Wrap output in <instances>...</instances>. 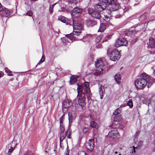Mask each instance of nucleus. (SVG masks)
<instances>
[{"mask_svg":"<svg viewBox=\"0 0 155 155\" xmlns=\"http://www.w3.org/2000/svg\"><path fill=\"white\" fill-rule=\"evenodd\" d=\"M90 125L91 127L93 128H97V127L96 123L94 121H92L91 122Z\"/></svg>","mask_w":155,"mask_h":155,"instance_id":"nucleus-26","label":"nucleus"},{"mask_svg":"<svg viewBox=\"0 0 155 155\" xmlns=\"http://www.w3.org/2000/svg\"><path fill=\"white\" fill-rule=\"evenodd\" d=\"M99 91L100 96V98L101 99H102V97L103 96L104 93L103 92V89L102 88L101 85V86L99 88Z\"/></svg>","mask_w":155,"mask_h":155,"instance_id":"nucleus-22","label":"nucleus"},{"mask_svg":"<svg viewBox=\"0 0 155 155\" xmlns=\"http://www.w3.org/2000/svg\"><path fill=\"white\" fill-rule=\"evenodd\" d=\"M153 151H155V147H154V148L153 149Z\"/></svg>","mask_w":155,"mask_h":155,"instance_id":"nucleus-53","label":"nucleus"},{"mask_svg":"<svg viewBox=\"0 0 155 155\" xmlns=\"http://www.w3.org/2000/svg\"><path fill=\"white\" fill-rule=\"evenodd\" d=\"M61 20V21H62V22H64L63 21H62V20Z\"/></svg>","mask_w":155,"mask_h":155,"instance_id":"nucleus-56","label":"nucleus"},{"mask_svg":"<svg viewBox=\"0 0 155 155\" xmlns=\"http://www.w3.org/2000/svg\"><path fill=\"white\" fill-rule=\"evenodd\" d=\"M127 105L130 107V108H132L133 106V103L131 100H129L127 103Z\"/></svg>","mask_w":155,"mask_h":155,"instance_id":"nucleus-31","label":"nucleus"},{"mask_svg":"<svg viewBox=\"0 0 155 155\" xmlns=\"http://www.w3.org/2000/svg\"><path fill=\"white\" fill-rule=\"evenodd\" d=\"M120 57V53L116 49L113 51L109 55L110 59L113 61L118 60Z\"/></svg>","mask_w":155,"mask_h":155,"instance_id":"nucleus-5","label":"nucleus"},{"mask_svg":"<svg viewBox=\"0 0 155 155\" xmlns=\"http://www.w3.org/2000/svg\"><path fill=\"white\" fill-rule=\"evenodd\" d=\"M73 32L69 34L65 35L72 42L76 41L81 40V38H79L75 36H78L81 33L82 25L81 23L78 21H76L73 19Z\"/></svg>","mask_w":155,"mask_h":155,"instance_id":"nucleus-1","label":"nucleus"},{"mask_svg":"<svg viewBox=\"0 0 155 155\" xmlns=\"http://www.w3.org/2000/svg\"><path fill=\"white\" fill-rule=\"evenodd\" d=\"M45 60V58L42 57L41 58V59L40 61H39V62L38 63V64H40L41 63H42Z\"/></svg>","mask_w":155,"mask_h":155,"instance_id":"nucleus-37","label":"nucleus"},{"mask_svg":"<svg viewBox=\"0 0 155 155\" xmlns=\"http://www.w3.org/2000/svg\"><path fill=\"white\" fill-rule=\"evenodd\" d=\"M2 76V74L0 72V78Z\"/></svg>","mask_w":155,"mask_h":155,"instance_id":"nucleus-50","label":"nucleus"},{"mask_svg":"<svg viewBox=\"0 0 155 155\" xmlns=\"http://www.w3.org/2000/svg\"><path fill=\"white\" fill-rule=\"evenodd\" d=\"M2 12L4 14L3 15L7 17L10 16L12 14V11L7 8L4 9Z\"/></svg>","mask_w":155,"mask_h":155,"instance_id":"nucleus-17","label":"nucleus"},{"mask_svg":"<svg viewBox=\"0 0 155 155\" xmlns=\"http://www.w3.org/2000/svg\"><path fill=\"white\" fill-rule=\"evenodd\" d=\"M88 12L89 14L93 17L98 19H100L101 16L99 12L91 9H89Z\"/></svg>","mask_w":155,"mask_h":155,"instance_id":"nucleus-13","label":"nucleus"},{"mask_svg":"<svg viewBox=\"0 0 155 155\" xmlns=\"http://www.w3.org/2000/svg\"><path fill=\"white\" fill-rule=\"evenodd\" d=\"M66 137V135L64 134L63 133H61L60 136V141L61 142Z\"/></svg>","mask_w":155,"mask_h":155,"instance_id":"nucleus-25","label":"nucleus"},{"mask_svg":"<svg viewBox=\"0 0 155 155\" xmlns=\"http://www.w3.org/2000/svg\"><path fill=\"white\" fill-rule=\"evenodd\" d=\"M63 120V118L62 117H61L60 118V122H62Z\"/></svg>","mask_w":155,"mask_h":155,"instance_id":"nucleus-46","label":"nucleus"},{"mask_svg":"<svg viewBox=\"0 0 155 155\" xmlns=\"http://www.w3.org/2000/svg\"><path fill=\"white\" fill-rule=\"evenodd\" d=\"M60 130H61V133H63L64 131V128L63 127H60Z\"/></svg>","mask_w":155,"mask_h":155,"instance_id":"nucleus-42","label":"nucleus"},{"mask_svg":"<svg viewBox=\"0 0 155 155\" xmlns=\"http://www.w3.org/2000/svg\"><path fill=\"white\" fill-rule=\"evenodd\" d=\"M68 119L69 120V123H70V122H71L72 115L71 112H70L68 113Z\"/></svg>","mask_w":155,"mask_h":155,"instance_id":"nucleus-32","label":"nucleus"},{"mask_svg":"<svg viewBox=\"0 0 155 155\" xmlns=\"http://www.w3.org/2000/svg\"><path fill=\"white\" fill-rule=\"evenodd\" d=\"M153 76H155V69L154 70V71L153 73Z\"/></svg>","mask_w":155,"mask_h":155,"instance_id":"nucleus-48","label":"nucleus"},{"mask_svg":"<svg viewBox=\"0 0 155 155\" xmlns=\"http://www.w3.org/2000/svg\"><path fill=\"white\" fill-rule=\"evenodd\" d=\"M82 86H78L77 87V91L78 92V94L77 96H78L79 94H80V92L82 91Z\"/></svg>","mask_w":155,"mask_h":155,"instance_id":"nucleus-30","label":"nucleus"},{"mask_svg":"<svg viewBox=\"0 0 155 155\" xmlns=\"http://www.w3.org/2000/svg\"><path fill=\"white\" fill-rule=\"evenodd\" d=\"M140 78L145 80L147 81V82L148 83V88L150 87L152 84L149 75L145 73H143L140 74Z\"/></svg>","mask_w":155,"mask_h":155,"instance_id":"nucleus-8","label":"nucleus"},{"mask_svg":"<svg viewBox=\"0 0 155 155\" xmlns=\"http://www.w3.org/2000/svg\"><path fill=\"white\" fill-rule=\"evenodd\" d=\"M95 67L97 71L98 72V74H101V72L103 70V63L101 60H97L95 62Z\"/></svg>","mask_w":155,"mask_h":155,"instance_id":"nucleus-10","label":"nucleus"},{"mask_svg":"<svg viewBox=\"0 0 155 155\" xmlns=\"http://www.w3.org/2000/svg\"><path fill=\"white\" fill-rule=\"evenodd\" d=\"M84 85L85 87H89V83L88 82H85L84 83Z\"/></svg>","mask_w":155,"mask_h":155,"instance_id":"nucleus-38","label":"nucleus"},{"mask_svg":"<svg viewBox=\"0 0 155 155\" xmlns=\"http://www.w3.org/2000/svg\"><path fill=\"white\" fill-rule=\"evenodd\" d=\"M122 110L121 107H119L117 108L115 110L114 113H113V114L116 115H117L118 114H120Z\"/></svg>","mask_w":155,"mask_h":155,"instance_id":"nucleus-23","label":"nucleus"},{"mask_svg":"<svg viewBox=\"0 0 155 155\" xmlns=\"http://www.w3.org/2000/svg\"><path fill=\"white\" fill-rule=\"evenodd\" d=\"M108 135L110 137L114 139H118L120 137V135L116 129H113L110 130Z\"/></svg>","mask_w":155,"mask_h":155,"instance_id":"nucleus-7","label":"nucleus"},{"mask_svg":"<svg viewBox=\"0 0 155 155\" xmlns=\"http://www.w3.org/2000/svg\"><path fill=\"white\" fill-rule=\"evenodd\" d=\"M56 4V3H55L53 4L52 5H54H54Z\"/></svg>","mask_w":155,"mask_h":155,"instance_id":"nucleus-54","label":"nucleus"},{"mask_svg":"<svg viewBox=\"0 0 155 155\" xmlns=\"http://www.w3.org/2000/svg\"><path fill=\"white\" fill-rule=\"evenodd\" d=\"M82 12V10L80 8L76 7L72 10L71 15L72 17L75 18L79 17L81 15Z\"/></svg>","mask_w":155,"mask_h":155,"instance_id":"nucleus-9","label":"nucleus"},{"mask_svg":"<svg viewBox=\"0 0 155 155\" xmlns=\"http://www.w3.org/2000/svg\"><path fill=\"white\" fill-rule=\"evenodd\" d=\"M88 129L87 128L85 127L83 129V133L84 134H85L87 132Z\"/></svg>","mask_w":155,"mask_h":155,"instance_id":"nucleus-41","label":"nucleus"},{"mask_svg":"<svg viewBox=\"0 0 155 155\" xmlns=\"http://www.w3.org/2000/svg\"><path fill=\"white\" fill-rule=\"evenodd\" d=\"M115 80L117 83H119L120 82L121 78L119 74H116L114 77Z\"/></svg>","mask_w":155,"mask_h":155,"instance_id":"nucleus-21","label":"nucleus"},{"mask_svg":"<svg viewBox=\"0 0 155 155\" xmlns=\"http://www.w3.org/2000/svg\"><path fill=\"white\" fill-rule=\"evenodd\" d=\"M26 14L27 15H28L29 16H31L32 15V13L31 11H28L26 13Z\"/></svg>","mask_w":155,"mask_h":155,"instance_id":"nucleus-36","label":"nucleus"},{"mask_svg":"<svg viewBox=\"0 0 155 155\" xmlns=\"http://www.w3.org/2000/svg\"><path fill=\"white\" fill-rule=\"evenodd\" d=\"M106 28L107 25L106 24L103 23H101L100 24L99 28L98 31L102 32L106 29Z\"/></svg>","mask_w":155,"mask_h":155,"instance_id":"nucleus-18","label":"nucleus"},{"mask_svg":"<svg viewBox=\"0 0 155 155\" xmlns=\"http://www.w3.org/2000/svg\"><path fill=\"white\" fill-rule=\"evenodd\" d=\"M115 154H117L118 153V152L117 151H116V152H115Z\"/></svg>","mask_w":155,"mask_h":155,"instance_id":"nucleus-52","label":"nucleus"},{"mask_svg":"<svg viewBox=\"0 0 155 155\" xmlns=\"http://www.w3.org/2000/svg\"><path fill=\"white\" fill-rule=\"evenodd\" d=\"M95 139L94 138L90 139L89 140L87 147L89 151H92L94 149L95 145Z\"/></svg>","mask_w":155,"mask_h":155,"instance_id":"nucleus-12","label":"nucleus"},{"mask_svg":"<svg viewBox=\"0 0 155 155\" xmlns=\"http://www.w3.org/2000/svg\"><path fill=\"white\" fill-rule=\"evenodd\" d=\"M85 100L81 99V98H79L78 99V103L80 106H81V108L83 110H84L85 109V104L84 102Z\"/></svg>","mask_w":155,"mask_h":155,"instance_id":"nucleus-16","label":"nucleus"},{"mask_svg":"<svg viewBox=\"0 0 155 155\" xmlns=\"http://www.w3.org/2000/svg\"><path fill=\"white\" fill-rule=\"evenodd\" d=\"M78 155H86V154L85 152L82 151L78 152Z\"/></svg>","mask_w":155,"mask_h":155,"instance_id":"nucleus-34","label":"nucleus"},{"mask_svg":"<svg viewBox=\"0 0 155 155\" xmlns=\"http://www.w3.org/2000/svg\"><path fill=\"white\" fill-rule=\"evenodd\" d=\"M71 130L68 129L67 130L66 133V135L68 137V138L70 139L71 138Z\"/></svg>","mask_w":155,"mask_h":155,"instance_id":"nucleus-24","label":"nucleus"},{"mask_svg":"<svg viewBox=\"0 0 155 155\" xmlns=\"http://www.w3.org/2000/svg\"><path fill=\"white\" fill-rule=\"evenodd\" d=\"M60 127H63V122H60Z\"/></svg>","mask_w":155,"mask_h":155,"instance_id":"nucleus-47","label":"nucleus"},{"mask_svg":"<svg viewBox=\"0 0 155 155\" xmlns=\"http://www.w3.org/2000/svg\"><path fill=\"white\" fill-rule=\"evenodd\" d=\"M63 106L65 108H67L72 105L71 101L68 99H66L63 103Z\"/></svg>","mask_w":155,"mask_h":155,"instance_id":"nucleus-15","label":"nucleus"},{"mask_svg":"<svg viewBox=\"0 0 155 155\" xmlns=\"http://www.w3.org/2000/svg\"><path fill=\"white\" fill-rule=\"evenodd\" d=\"M107 6V1H101L100 3L96 4L94 7L95 10L98 11H101L105 9Z\"/></svg>","mask_w":155,"mask_h":155,"instance_id":"nucleus-4","label":"nucleus"},{"mask_svg":"<svg viewBox=\"0 0 155 155\" xmlns=\"http://www.w3.org/2000/svg\"><path fill=\"white\" fill-rule=\"evenodd\" d=\"M86 92L87 94H88V95H87V97H90L91 96V94H90V90L89 87H85V89Z\"/></svg>","mask_w":155,"mask_h":155,"instance_id":"nucleus-27","label":"nucleus"},{"mask_svg":"<svg viewBox=\"0 0 155 155\" xmlns=\"http://www.w3.org/2000/svg\"><path fill=\"white\" fill-rule=\"evenodd\" d=\"M134 83L137 88L141 89L144 88L147 85L148 86V83L147 81L140 78L136 79Z\"/></svg>","mask_w":155,"mask_h":155,"instance_id":"nucleus-3","label":"nucleus"},{"mask_svg":"<svg viewBox=\"0 0 155 155\" xmlns=\"http://www.w3.org/2000/svg\"><path fill=\"white\" fill-rule=\"evenodd\" d=\"M96 139L95 141H97L96 139Z\"/></svg>","mask_w":155,"mask_h":155,"instance_id":"nucleus-62","label":"nucleus"},{"mask_svg":"<svg viewBox=\"0 0 155 155\" xmlns=\"http://www.w3.org/2000/svg\"><path fill=\"white\" fill-rule=\"evenodd\" d=\"M128 43L127 41L124 38H119L117 39L115 43V46L117 48L122 46H125Z\"/></svg>","mask_w":155,"mask_h":155,"instance_id":"nucleus-6","label":"nucleus"},{"mask_svg":"<svg viewBox=\"0 0 155 155\" xmlns=\"http://www.w3.org/2000/svg\"><path fill=\"white\" fill-rule=\"evenodd\" d=\"M119 155H121L120 154H119Z\"/></svg>","mask_w":155,"mask_h":155,"instance_id":"nucleus-61","label":"nucleus"},{"mask_svg":"<svg viewBox=\"0 0 155 155\" xmlns=\"http://www.w3.org/2000/svg\"><path fill=\"white\" fill-rule=\"evenodd\" d=\"M93 22V21H91L90 20H88L87 21L86 24L88 26H92L93 25H92V23Z\"/></svg>","mask_w":155,"mask_h":155,"instance_id":"nucleus-29","label":"nucleus"},{"mask_svg":"<svg viewBox=\"0 0 155 155\" xmlns=\"http://www.w3.org/2000/svg\"><path fill=\"white\" fill-rule=\"evenodd\" d=\"M145 16V15H143L142 16V17H143V16Z\"/></svg>","mask_w":155,"mask_h":155,"instance_id":"nucleus-58","label":"nucleus"},{"mask_svg":"<svg viewBox=\"0 0 155 155\" xmlns=\"http://www.w3.org/2000/svg\"><path fill=\"white\" fill-rule=\"evenodd\" d=\"M5 71L8 74V75L9 76H12L13 75V74H11V71L9 70L8 68H5Z\"/></svg>","mask_w":155,"mask_h":155,"instance_id":"nucleus-28","label":"nucleus"},{"mask_svg":"<svg viewBox=\"0 0 155 155\" xmlns=\"http://www.w3.org/2000/svg\"><path fill=\"white\" fill-rule=\"evenodd\" d=\"M54 5H51L49 8V11L50 13H51L52 12V10L54 8Z\"/></svg>","mask_w":155,"mask_h":155,"instance_id":"nucleus-43","label":"nucleus"},{"mask_svg":"<svg viewBox=\"0 0 155 155\" xmlns=\"http://www.w3.org/2000/svg\"><path fill=\"white\" fill-rule=\"evenodd\" d=\"M14 148L11 147L8 150V155H11V153H12L13 151L14 150Z\"/></svg>","mask_w":155,"mask_h":155,"instance_id":"nucleus-33","label":"nucleus"},{"mask_svg":"<svg viewBox=\"0 0 155 155\" xmlns=\"http://www.w3.org/2000/svg\"><path fill=\"white\" fill-rule=\"evenodd\" d=\"M45 152H47V151L45 150Z\"/></svg>","mask_w":155,"mask_h":155,"instance_id":"nucleus-60","label":"nucleus"},{"mask_svg":"<svg viewBox=\"0 0 155 155\" xmlns=\"http://www.w3.org/2000/svg\"><path fill=\"white\" fill-rule=\"evenodd\" d=\"M102 46L101 44H99L97 46V48H102Z\"/></svg>","mask_w":155,"mask_h":155,"instance_id":"nucleus-45","label":"nucleus"},{"mask_svg":"<svg viewBox=\"0 0 155 155\" xmlns=\"http://www.w3.org/2000/svg\"><path fill=\"white\" fill-rule=\"evenodd\" d=\"M109 18V17H107V19Z\"/></svg>","mask_w":155,"mask_h":155,"instance_id":"nucleus-57","label":"nucleus"},{"mask_svg":"<svg viewBox=\"0 0 155 155\" xmlns=\"http://www.w3.org/2000/svg\"><path fill=\"white\" fill-rule=\"evenodd\" d=\"M111 36L110 35H107V36L105 37V38L104 39V40H103L102 41L103 42L106 41L108 40L110 38V37Z\"/></svg>","mask_w":155,"mask_h":155,"instance_id":"nucleus-35","label":"nucleus"},{"mask_svg":"<svg viewBox=\"0 0 155 155\" xmlns=\"http://www.w3.org/2000/svg\"><path fill=\"white\" fill-rule=\"evenodd\" d=\"M29 155V154H24V155Z\"/></svg>","mask_w":155,"mask_h":155,"instance_id":"nucleus-55","label":"nucleus"},{"mask_svg":"<svg viewBox=\"0 0 155 155\" xmlns=\"http://www.w3.org/2000/svg\"><path fill=\"white\" fill-rule=\"evenodd\" d=\"M80 98H81V99H84V100H85V94L84 93H81V96Z\"/></svg>","mask_w":155,"mask_h":155,"instance_id":"nucleus-39","label":"nucleus"},{"mask_svg":"<svg viewBox=\"0 0 155 155\" xmlns=\"http://www.w3.org/2000/svg\"><path fill=\"white\" fill-rule=\"evenodd\" d=\"M102 37V35H100L99 36H98L97 37V39L98 40V41L97 40V41H99L101 39Z\"/></svg>","mask_w":155,"mask_h":155,"instance_id":"nucleus-40","label":"nucleus"},{"mask_svg":"<svg viewBox=\"0 0 155 155\" xmlns=\"http://www.w3.org/2000/svg\"><path fill=\"white\" fill-rule=\"evenodd\" d=\"M78 78V76L77 75L71 76L70 80L71 84H73L75 83L77 81Z\"/></svg>","mask_w":155,"mask_h":155,"instance_id":"nucleus-19","label":"nucleus"},{"mask_svg":"<svg viewBox=\"0 0 155 155\" xmlns=\"http://www.w3.org/2000/svg\"><path fill=\"white\" fill-rule=\"evenodd\" d=\"M148 47L149 48H155V41L153 38H150L149 41L147 43Z\"/></svg>","mask_w":155,"mask_h":155,"instance_id":"nucleus-14","label":"nucleus"},{"mask_svg":"<svg viewBox=\"0 0 155 155\" xmlns=\"http://www.w3.org/2000/svg\"><path fill=\"white\" fill-rule=\"evenodd\" d=\"M135 149H134H134H133V150L132 151V153H135Z\"/></svg>","mask_w":155,"mask_h":155,"instance_id":"nucleus-49","label":"nucleus"},{"mask_svg":"<svg viewBox=\"0 0 155 155\" xmlns=\"http://www.w3.org/2000/svg\"><path fill=\"white\" fill-rule=\"evenodd\" d=\"M122 117L120 114L116 115L114 118V121L112 123V128H117L118 127V122L122 119Z\"/></svg>","mask_w":155,"mask_h":155,"instance_id":"nucleus-11","label":"nucleus"},{"mask_svg":"<svg viewBox=\"0 0 155 155\" xmlns=\"http://www.w3.org/2000/svg\"><path fill=\"white\" fill-rule=\"evenodd\" d=\"M38 24H40V21H39Z\"/></svg>","mask_w":155,"mask_h":155,"instance_id":"nucleus-59","label":"nucleus"},{"mask_svg":"<svg viewBox=\"0 0 155 155\" xmlns=\"http://www.w3.org/2000/svg\"><path fill=\"white\" fill-rule=\"evenodd\" d=\"M66 150H67V151H66V153L65 155H69V150L68 147H67V148Z\"/></svg>","mask_w":155,"mask_h":155,"instance_id":"nucleus-44","label":"nucleus"},{"mask_svg":"<svg viewBox=\"0 0 155 155\" xmlns=\"http://www.w3.org/2000/svg\"><path fill=\"white\" fill-rule=\"evenodd\" d=\"M117 0H107V4L108 3L107 7L110 11H114L118 8L120 5L117 1Z\"/></svg>","mask_w":155,"mask_h":155,"instance_id":"nucleus-2","label":"nucleus"},{"mask_svg":"<svg viewBox=\"0 0 155 155\" xmlns=\"http://www.w3.org/2000/svg\"><path fill=\"white\" fill-rule=\"evenodd\" d=\"M31 0L33 2H35V1H36L37 0Z\"/></svg>","mask_w":155,"mask_h":155,"instance_id":"nucleus-51","label":"nucleus"},{"mask_svg":"<svg viewBox=\"0 0 155 155\" xmlns=\"http://www.w3.org/2000/svg\"><path fill=\"white\" fill-rule=\"evenodd\" d=\"M135 32L133 30H126L124 31V34L125 35H132V34L133 33H134V32Z\"/></svg>","mask_w":155,"mask_h":155,"instance_id":"nucleus-20","label":"nucleus"}]
</instances>
